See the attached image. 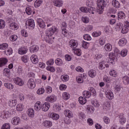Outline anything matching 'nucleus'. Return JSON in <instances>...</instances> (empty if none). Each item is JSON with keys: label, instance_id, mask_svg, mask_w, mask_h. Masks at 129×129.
Returning <instances> with one entry per match:
<instances>
[{"label": "nucleus", "instance_id": "1", "mask_svg": "<svg viewBox=\"0 0 129 129\" xmlns=\"http://www.w3.org/2000/svg\"><path fill=\"white\" fill-rule=\"evenodd\" d=\"M104 0H97V13L101 15L103 13L104 9Z\"/></svg>", "mask_w": 129, "mask_h": 129}, {"label": "nucleus", "instance_id": "2", "mask_svg": "<svg viewBox=\"0 0 129 129\" xmlns=\"http://www.w3.org/2000/svg\"><path fill=\"white\" fill-rule=\"evenodd\" d=\"M57 31V29L56 27H53L51 28H50L49 30H47L46 31L45 34H46V37H44V39L45 41H49V39H51L50 37H51V36H53L54 35L55 32Z\"/></svg>", "mask_w": 129, "mask_h": 129}, {"label": "nucleus", "instance_id": "3", "mask_svg": "<svg viewBox=\"0 0 129 129\" xmlns=\"http://www.w3.org/2000/svg\"><path fill=\"white\" fill-rule=\"evenodd\" d=\"M25 24L26 27H29L31 30L35 28V21L33 19L27 20Z\"/></svg>", "mask_w": 129, "mask_h": 129}, {"label": "nucleus", "instance_id": "4", "mask_svg": "<svg viewBox=\"0 0 129 129\" xmlns=\"http://www.w3.org/2000/svg\"><path fill=\"white\" fill-rule=\"evenodd\" d=\"M115 58V54L113 52H110L109 54V58L107 60V63H110V65H113V64H114Z\"/></svg>", "mask_w": 129, "mask_h": 129}, {"label": "nucleus", "instance_id": "5", "mask_svg": "<svg viewBox=\"0 0 129 129\" xmlns=\"http://www.w3.org/2000/svg\"><path fill=\"white\" fill-rule=\"evenodd\" d=\"M27 86L30 89H34L36 87V83L33 79H30L27 82Z\"/></svg>", "mask_w": 129, "mask_h": 129}, {"label": "nucleus", "instance_id": "6", "mask_svg": "<svg viewBox=\"0 0 129 129\" xmlns=\"http://www.w3.org/2000/svg\"><path fill=\"white\" fill-rule=\"evenodd\" d=\"M14 82L17 85H19V86H23L24 84V82L22 80V79L16 77L14 79Z\"/></svg>", "mask_w": 129, "mask_h": 129}, {"label": "nucleus", "instance_id": "7", "mask_svg": "<svg viewBox=\"0 0 129 129\" xmlns=\"http://www.w3.org/2000/svg\"><path fill=\"white\" fill-rule=\"evenodd\" d=\"M69 45L71 48H77V46H78V42H77V40L72 39L70 41Z\"/></svg>", "mask_w": 129, "mask_h": 129}, {"label": "nucleus", "instance_id": "8", "mask_svg": "<svg viewBox=\"0 0 129 129\" xmlns=\"http://www.w3.org/2000/svg\"><path fill=\"white\" fill-rule=\"evenodd\" d=\"M49 117H50V118H52V119H53V120H57L59 119L60 116H59V114L56 113H49L48 114Z\"/></svg>", "mask_w": 129, "mask_h": 129}, {"label": "nucleus", "instance_id": "9", "mask_svg": "<svg viewBox=\"0 0 129 129\" xmlns=\"http://www.w3.org/2000/svg\"><path fill=\"white\" fill-rule=\"evenodd\" d=\"M105 95L108 99H113V93L110 90H106L105 91Z\"/></svg>", "mask_w": 129, "mask_h": 129}, {"label": "nucleus", "instance_id": "10", "mask_svg": "<svg viewBox=\"0 0 129 129\" xmlns=\"http://www.w3.org/2000/svg\"><path fill=\"white\" fill-rule=\"evenodd\" d=\"M42 103L40 101H37L34 105V109L36 111H40L42 109Z\"/></svg>", "mask_w": 129, "mask_h": 129}, {"label": "nucleus", "instance_id": "11", "mask_svg": "<svg viewBox=\"0 0 129 129\" xmlns=\"http://www.w3.org/2000/svg\"><path fill=\"white\" fill-rule=\"evenodd\" d=\"M47 101H48V102H54V101H56L57 100V98L55 96V95H51L50 96H48L46 98Z\"/></svg>", "mask_w": 129, "mask_h": 129}, {"label": "nucleus", "instance_id": "12", "mask_svg": "<svg viewBox=\"0 0 129 129\" xmlns=\"http://www.w3.org/2000/svg\"><path fill=\"white\" fill-rule=\"evenodd\" d=\"M51 105L50 103L48 102H45L44 104L42 105V109L43 111H48L49 110V108H50Z\"/></svg>", "mask_w": 129, "mask_h": 129}, {"label": "nucleus", "instance_id": "13", "mask_svg": "<svg viewBox=\"0 0 129 129\" xmlns=\"http://www.w3.org/2000/svg\"><path fill=\"white\" fill-rule=\"evenodd\" d=\"M30 60L33 64H37V63L39 62V59L38 58V56H37V55L35 54H33L31 56Z\"/></svg>", "mask_w": 129, "mask_h": 129}, {"label": "nucleus", "instance_id": "14", "mask_svg": "<svg viewBox=\"0 0 129 129\" xmlns=\"http://www.w3.org/2000/svg\"><path fill=\"white\" fill-rule=\"evenodd\" d=\"M53 3L55 7H57L58 8L63 6V1L62 0H54Z\"/></svg>", "mask_w": 129, "mask_h": 129}, {"label": "nucleus", "instance_id": "15", "mask_svg": "<svg viewBox=\"0 0 129 129\" xmlns=\"http://www.w3.org/2000/svg\"><path fill=\"white\" fill-rule=\"evenodd\" d=\"M21 120L19 117H15L12 119V122L14 125H18L20 123Z\"/></svg>", "mask_w": 129, "mask_h": 129}, {"label": "nucleus", "instance_id": "16", "mask_svg": "<svg viewBox=\"0 0 129 129\" xmlns=\"http://www.w3.org/2000/svg\"><path fill=\"white\" fill-rule=\"evenodd\" d=\"M10 29L11 30H18L19 29V25L16 23H12L9 25Z\"/></svg>", "mask_w": 129, "mask_h": 129}, {"label": "nucleus", "instance_id": "17", "mask_svg": "<svg viewBox=\"0 0 129 129\" xmlns=\"http://www.w3.org/2000/svg\"><path fill=\"white\" fill-rule=\"evenodd\" d=\"M8 63V59L5 57H2L0 58V67H3L5 66V64Z\"/></svg>", "mask_w": 129, "mask_h": 129}, {"label": "nucleus", "instance_id": "18", "mask_svg": "<svg viewBox=\"0 0 129 129\" xmlns=\"http://www.w3.org/2000/svg\"><path fill=\"white\" fill-rule=\"evenodd\" d=\"M126 43H127V41L125 38H121L118 42V45L121 47H123V46L126 45Z\"/></svg>", "mask_w": 129, "mask_h": 129}, {"label": "nucleus", "instance_id": "19", "mask_svg": "<svg viewBox=\"0 0 129 129\" xmlns=\"http://www.w3.org/2000/svg\"><path fill=\"white\" fill-rule=\"evenodd\" d=\"M92 10H93V8L89 9L86 7H82L80 8V10L83 13H91V11H92Z\"/></svg>", "mask_w": 129, "mask_h": 129}, {"label": "nucleus", "instance_id": "20", "mask_svg": "<svg viewBox=\"0 0 129 129\" xmlns=\"http://www.w3.org/2000/svg\"><path fill=\"white\" fill-rule=\"evenodd\" d=\"M37 22L40 28H41V29H44V27H46L45 25V23H44V21L41 19H37Z\"/></svg>", "mask_w": 129, "mask_h": 129}, {"label": "nucleus", "instance_id": "21", "mask_svg": "<svg viewBox=\"0 0 129 129\" xmlns=\"http://www.w3.org/2000/svg\"><path fill=\"white\" fill-rule=\"evenodd\" d=\"M64 114L66 116V117H72L73 116V113L72 112L69 110H66L64 112Z\"/></svg>", "mask_w": 129, "mask_h": 129}, {"label": "nucleus", "instance_id": "22", "mask_svg": "<svg viewBox=\"0 0 129 129\" xmlns=\"http://www.w3.org/2000/svg\"><path fill=\"white\" fill-rule=\"evenodd\" d=\"M43 124L45 127H51L53 123L50 120H45L43 122Z\"/></svg>", "mask_w": 129, "mask_h": 129}, {"label": "nucleus", "instance_id": "23", "mask_svg": "<svg viewBox=\"0 0 129 129\" xmlns=\"http://www.w3.org/2000/svg\"><path fill=\"white\" fill-rule=\"evenodd\" d=\"M112 6L116 9H119L120 8V4L116 0H113L112 1Z\"/></svg>", "mask_w": 129, "mask_h": 129}, {"label": "nucleus", "instance_id": "24", "mask_svg": "<svg viewBox=\"0 0 129 129\" xmlns=\"http://www.w3.org/2000/svg\"><path fill=\"white\" fill-rule=\"evenodd\" d=\"M0 116L2 118H8L9 117V112L3 111L0 113Z\"/></svg>", "mask_w": 129, "mask_h": 129}, {"label": "nucleus", "instance_id": "25", "mask_svg": "<svg viewBox=\"0 0 129 129\" xmlns=\"http://www.w3.org/2000/svg\"><path fill=\"white\" fill-rule=\"evenodd\" d=\"M27 114L30 117H34L35 116V111L32 108H29L28 110Z\"/></svg>", "mask_w": 129, "mask_h": 129}, {"label": "nucleus", "instance_id": "26", "mask_svg": "<svg viewBox=\"0 0 129 129\" xmlns=\"http://www.w3.org/2000/svg\"><path fill=\"white\" fill-rule=\"evenodd\" d=\"M28 50H27V48L25 47H21L18 51V53L19 54H20V55H24V54H26Z\"/></svg>", "mask_w": 129, "mask_h": 129}, {"label": "nucleus", "instance_id": "27", "mask_svg": "<svg viewBox=\"0 0 129 129\" xmlns=\"http://www.w3.org/2000/svg\"><path fill=\"white\" fill-rule=\"evenodd\" d=\"M3 74L5 76H7V77H9L10 75L11 74V71L10 70V69L8 68H5L4 70L3 71Z\"/></svg>", "mask_w": 129, "mask_h": 129}, {"label": "nucleus", "instance_id": "28", "mask_svg": "<svg viewBox=\"0 0 129 129\" xmlns=\"http://www.w3.org/2000/svg\"><path fill=\"white\" fill-rule=\"evenodd\" d=\"M104 49L107 52H110L112 50V46L109 43H107L104 46Z\"/></svg>", "mask_w": 129, "mask_h": 129}, {"label": "nucleus", "instance_id": "29", "mask_svg": "<svg viewBox=\"0 0 129 129\" xmlns=\"http://www.w3.org/2000/svg\"><path fill=\"white\" fill-rule=\"evenodd\" d=\"M88 74L89 76H90L92 78H93L94 77H95V76H96V71L94 70H91L89 71Z\"/></svg>", "mask_w": 129, "mask_h": 129}, {"label": "nucleus", "instance_id": "30", "mask_svg": "<svg viewBox=\"0 0 129 129\" xmlns=\"http://www.w3.org/2000/svg\"><path fill=\"white\" fill-rule=\"evenodd\" d=\"M17 101L16 99H11L9 102L10 106L13 107V106H16L17 105Z\"/></svg>", "mask_w": 129, "mask_h": 129}, {"label": "nucleus", "instance_id": "31", "mask_svg": "<svg viewBox=\"0 0 129 129\" xmlns=\"http://www.w3.org/2000/svg\"><path fill=\"white\" fill-rule=\"evenodd\" d=\"M4 86L6 88H7V89H14V85H13L12 83H5L4 84Z\"/></svg>", "mask_w": 129, "mask_h": 129}, {"label": "nucleus", "instance_id": "32", "mask_svg": "<svg viewBox=\"0 0 129 129\" xmlns=\"http://www.w3.org/2000/svg\"><path fill=\"white\" fill-rule=\"evenodd\" d=\"M83 95L85 98H89L91 96V93L88 91H84L83 92Z\"/></svg>", "mask_w": 129, "mask_h": 129}, {"label": "nucleus", "instance_id": "33", "mask_svg": "<svg viewBox=\"0 0 129 129\" xmlns=\"http://www.w3.org/2000/svg\"><path fill=\"white\" fill-rule=\"evenodd\" d=\"M9 47V44L8 43H2L0 45V50H4L6 51Z\"/></svg>", "mask_w": 129, "mask_h": 129}, {"label": "nucleus", "instance_id": "34", "mask_svg": "<svg viewBox=\"0 0 129 129\" xmlns=\"http://www.w3.org/2000/svg\"><path fill=\"white\" fill-rule=\"evenodd\" d=\"M55 63L57 66H62L63 65V61L59 58H57L55 59Z\"/></svg>", "mask_w": 129, "mask_h": 129}, {"label": "nucleus", "instance_id": "35", "mask_svg": "<svg viewBox=\"0 0 129 129\" xmlns=\"http://www.w3.org/2000/svg\"><path fill=\"white\" fill-rule=\"evenodd\" d=\"M43 3V0H36L34 3V7L35 8H39L42 5Z\"/></svg>", "mask_w": 129, "mask_h": 129}, {"label": "nucleus", "instance_id": "36", "mask_svg": "<svg viewBox=\"0 0 129 129\" xmlns=\"http://www.w3.org/2000/svg\"><path fill=\"white\" fill-rule=\"evenodd\" d=\"M120 55L121 57H125L127 55V49H123L120 52Z\"/></svg>", "mask_w": 129, "mask_h": 129}, {"label": "nucleus", "instance_id": "37", "mask_svg": "<svg viewBox=\"0 0 129 129\" xmlns=\"http://www.w3.org/2000/svg\"><path fill=\"white\" fill-rule=\"evenodd\" d=\"M62 98L64 100H67L70 98V94L67 92H64L62 94Z\"/></svg>", "mask_w": 129, "mask_h": 129}, {"label": "nucleus", "instance_id": "38", "mask_svg": "<svg viewBox=\"0 0 129 129\" xmlns=\"http://www.w3.org/2000/svg\"><path fill=\"white\" fill-rule=\"evenodd\" d=\"M31 52H37L39 50V47L37 45H33L30 47Z\"/></svg>", "mask_w": 129, "mask_h": 129}, {"label": "nucleus", "instance_id": "39", "mask_svg": "<svg viewBox=\"0 0 129 129\" xmlns=\"http://www.w3.org/2000/svg\"><path fill=\"white\" fill-rule=\"evenodd\" d=\"M118 18L119 19H125V14L123 12L120 11L118 13Z\"/></svg>", "mask_w": 129, "mask_h": 129}, {"label": "nucleus", "instance_id": "40", "mask_svg": "<svg viewBox=\"0 0 129 129\" xmlns=\"http://www.w3.org/2000/svg\"><path fill=\"white\" fill-rule=\"evenodd\" d=\"M79 102L80 104H85L86 103V99L83 98V97H80L79 98Z\"/></svg>", "mask_w": 129, "mask_h": 129}, {"label": "nucleus", "instance_id": "41", "mask_svg": "<svg viewBox=\"0 0 129 129\" xmlns=\"http://www.w3.org/2000/svg\"><path fill=\"white\" fill-rule=\"evenodd\" d=\"M60 78L63 82H66V81H68V80H69V76L67 75H62Z\"/></svg>", "mask_w": 129, "mask_h": 129}, {"label": "nucleus", "instance_id": "42", "mask_svg": "<svg viewBox=\"0 0 129 129\" xmlns=\"http://www.w3.org/2000/svg\"><path fill=\"white\" fill-rule=\"evenodd\" d=\"M122 80L124 84L126 85L129 83V77L127 76H124L122 78Z\"/></svg>", "mask_w": 129, "mask_h": 129}, {"label": "nucleus", "instance_id": "43", "mask_svg": "<svg viewBox=\"0 0 129 129\" xmlns=\"http://www.w3.org/2000/svg\"><path fill=\"white\" fill-rule=\"evenodd\" d=\"M4 52L5 54H6L7 55H12V54H13V49H12V48H10L8 49L7 50H5Z\"/></svg>", "mask_w": 129, "mask_h": 129}, {"label": "nucleus", "instance_id": "44", "mask_svg": "<svg viewBox=\"0 0 129 129\" xmlns=\"http://www.w3.org/2000/svg\"><path fill=\"white\" fill-rule=\"evenodd\" d=\"M24 108V105L22 104H19L16 106V109L18 111H22Z\"/></svg>", "mask_w": 129, "mask_h": 129}, {"label": "nucleus", "instance_id": "45", "mask_svg": "<svg viewBox=\"0 0 129 129\" xmlns=\"http://www.w3.org/2000/svg\"><path fill=\"white\" fill-rule=\"evenodd\" d=\"M1 129H11V124L9 123H6L3 124Z\"/></svg>", "mask_w": 129, "mask_h": 129}, {"label": "nucleus", "instance_id": "46", "mask_svg": "<svg viewBox=\"0 0 129 129\" xmlns=\"http://www.w3.org/2000/svg\"><path fill=\"white\" fill-rule=\"evenodd\" d=\"M6 27V22L4 20H0V29H5Z\"/></svg>", "mask_w": 129, "mask_h": 129}, {"label": "nucleus", "instance_id": "47", "mask_svg": "<svg viewBox=\"0 0 129 129\" xmlns=\"http://www.w3.org/2000/svg\"><path fill=\"white\" fill-rule=\"evenodd\" d=\"M73 50H74V53L76 54V55H77V56H81V50L74 48H73Z\"/></svg>", "mask_w": 129, "mask_h": 129}, {"label": "nucleus", "instance_id": "48", "mask_svg": "<svg viewBox=\"0 0 129 129\" xmlns=\"http://www.w3.org/2000/svg\"><path fill=\"white\" fill-rule=\"evenodd\" d=\"M119 118H120L119 119L120 123H121V124H124V123H125L126 120H125V118L124 116H120Z\"/></svg>", "mask_w": 129, "mask_h": 129}, {"label": "nucleus", "instance_id": "49", "mask_svg": "<svg viewBox=\"0 0 129 129\" xmlns=\"http://www.w3.org/2000/svg\"><path fill=\"white\" fill-rule=\"evenodd\" d=\"M128 32V28L125 27V25H124L122 28L121 33L122 34H126Z\"/></svg>", "mask_w": 129, "mask_h": 129}, {"label": "nucleus", "instance_id": "50", "mask_svg": "<svg viewBox=\"0 0 129 129\" xmlns=\"http://www.w3.org/2000/svg\"><path fill=\"white\" fill-rule=\"evenodd\" d=\"M45 92V89L44 88H41L38 89L37 91V94L41 95L43 94Z\"/></svg>", "mask_w": 129, "mask_h": 129}, {"label": "nucleus", "instance_id": "51", "mask_svg": "<svg viewBox=\"0 0 129 129\" xmlns=\"http://www.w3.org/2000/svg\"><path fill=\"white\" fill-rule=\"evenodd\" d=\"M109 74L110 76H112L113 77H116L117 73L114 70H111L109 72Z\"/></svg>", "mask_w": 129, "mask_h": 129}, {"label": "nucleus", "instance_id": "52", "mask_svg": "<svg viewBox=\"0 0 129 129\" xmlns=\"http://www.w3.org/2000/svg\"><path fill=\"white\" fill-rule=\"evenodd\" d=\"M10 39L12 42H15V41H17L18 36L16 35H13L10 37Z\"/></svg>", "mask_w": 129, "mask_h": 129}, {"label": "nucleus", "instance_id": "53", "mask_svg": "<svg viewBox=\"0 0 129 129\" xmlns=\"http://www.w3.org/2000/svg\"><path fill=\"white\" fill-rule=\"evenodd\" d=\"M82 20L83 22V23H85V24H87V23H89V19L85 16H83L82 18Z\"/></svg>", "mask_w": 129, "mask_h": 129}, {"label": "nucleus", "instance_id": "54", "mask_svg": "<svg viewBox=\"0 0 129 129\" xmlns=\"http://www.w3.org/2000/svg\"><path fill=\"white\" fill-rule=\"evenodd\" d=\"M69 118H70L69 117H66L64 118L63 121L66 124H70V123H71V121Z\"/></svg>", "mask_w": 129, "mask_h": 129}, {"label": "nucleus", "instance_id": "55", "mask_svg": "<svg viewBox=\"0 0 129 129\" xmlns=\"http://www.w3.org/2000/svg\"><path fill=\"white\" fill-rule=\"evenodd\" d=\"M89 46V43L85 42V41L82 42V46L85 49H87V48H88Z\"/></svg>", "mask_w": 129, "mask_h": 129}, {"label": "nucleus", "instance_id": "56", "mask_svg": "<svg viewBox=\"0 0 129 129\" xmlns=\"http://www.w3.org/2000/svg\"><path fill=\"white\" fill-rule=\"evenodd\" d=\"M103 120L105 123H106V124L109 123L110 122V119L108 118L107 116H104L103 117Z\"/></svg>", "mask_w": 129, "mask_h": 129}, {"label": "nucleus", "instance_id": "57", "mask_svg": "<svg viewBox=\"0 0 129 129\" xmlns=\"http://www.w3.org/2000/svg\"><path fill=\"white\" fill-rule=\"evenodd\" d=\"M22 61L24 62V63H27L28 62V60L29 59V57H28L26 55H24L22 57Z\"/></svg>", "mask_w": 129, "mask_h": 129}, {"label": "nucleus", "instance_id": "58", "mask_svg": "<svg viewBox=\"0 0 129 129\" xmlns=\"http://www.w3.org/2000/svg\"><path fill=\"white\" fill-rule=\"evenodd\" d=\"M46 64L48 66L50 65H53L54 64V59L52 58H50L49 60L47 61Z\"/></svg>", "mask_w": 129, "mask_h": 129}, {"label": "nucleus", "instance_id": "59", "mask_svg": "<svg viewBox=\"0 0 129 129\" xmlns=\"http://www.w3.org/2000/svg\"><path fill=\"white\" fill-rule=\"evenodd\" d=\"M100 35H101V32L100 31L94 32L92 33V36L93 37H99V36H100Z\"/></svg>", "mask_w": 129, "mask_h": 129}, {"label": "nucleus", "instance_id": "60", "mask_svg": "<svg viewBox=\"0 0 129 129\" xmlns=\"http://www.w3.org/2000/svg\"><path fill=\"white\" fill-rule=\"evenodd\" d=\"M26 14H27V15H31L32 14V9H31V7H27L26 8Z\"/></svg>", "mask_w": 129, "mask_h": 129}, {"label": "nucleus", "instance_id": "61", "mask_svg": "<svg viewBox=\"0 0 129 129\" xmlns=\"http://www.w3.org/2000/svg\"><path fill=\"white\" fill-rule=\"evenodd\" d=\"M83 38L85 40L87 41H90L91 40V37L88 34H85L84 35Z\"/></svg>", "mask_w": 129, "mask_h": 129}, {"label": "nucleus", "instance_id": "62", "mask_svg": "<svg viewBox=\"0 0 129 129\" xmlns=\"http://www.w3.org/2000/svg\"><path fill=\"white\" fill-rule=\"evenodd\" d=\"M76 79L78 83H83V79L81 77H77Z\"/></svg>", "mask_w": 129, "mask_h": 129}, {"label": "nucleus", "instance_id": "63", "mask_svg": "<svg viewBox=\"0 0 129 129\" xmlns=\"http://www.w3.org/2000/svg\"><path fill=\"white\" fill-rule=\"evenodd\" d=\"M47 70L50 71V72H55V68L54 67H47Z\"/></svg>", "mask_w": 129, "mask_h": 129}, {"label": "nucleus", "instance_id": "64", "mask_svg": "<svg viewBox=\"0 0 129 129\" xmlns=\"http://www.w3.org/2000/svg\"><path fill=\"white\" fill-rule=\"evenodd\" d=\"M92 104L94 105V106H95L96 107H99V103L97 101H92Z\"/></svg>", "mask_w": 129, "mask_h": 129}]
</instances>
